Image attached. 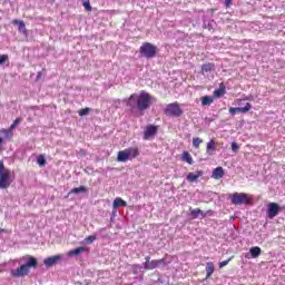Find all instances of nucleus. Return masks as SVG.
Masks as SVG:
<instances>
[{
	"label": "nucleus",
	"mask_w": 285,
	"mask_h": 285,
	"mask_svg": "<svg viewBox=\"0 0 285 285\" xmlns=\"http://www.w3.org/2000/svg\"><path fill=\"white\" fill-rule=\"evenodd\" d=\"M82 6H83L85 10H87V12H92V6H90V0H85L82 2Z\"/></svg>",
	"instance_id": "nucleus-28"
},
{
	"label": "nucleus",
	"mask_w": 285,
	"mask_h": 285,
	"mask_svg": "<svg viewBox=\"0 0 285 285\" xmlns=\"http://www.w3.org/2000/svg\"><path fill=\"white\" fill-rule=\"evenodd\" d=\"M128 160H129L128 151H126V149L118 151L117 161L126 164V161H128Z\"/></svg>",
	"instance_id": "nucleus-19"
},
{
	"label": "nucleus",
	"mask_w": 285,
	"mask_h": 285,
	"mask_svg": "<svg viewBox=\"0 0 285 285\" xmlns=\"http://www.w3.org/2000/svg\"><path fill=\"white\" fill-rule=\"evenodd\" d=\"M3 170H9V169L6 168V165H3V160H0V175L1 173H3Z\"/></svg>",
	"instance_id": "nucleus-38"
},
{
	"label": "nucleus",
	"mask_w": 285,
	"mask_h": 285,
	"mask_svg": "<svg viewBox=\"0 0 285 285\" xmlns=\"http://www.w3.org/2000/svg\"><path fill=\"white\" fill-rule=\"evenodd\" d=\"M81 253H86V247H78L76 249L69 250L68 255L69 257H77L81 255Z\"/></svg>",
	"instance_id": "nucleus-21"
},
{
	"label": "nucleus",
	"mask_w": 285,
	"mask_h": 285,
	"mask_svg": "<svg viewBox=\"0 0 285 285\" xmlns=\"http://www.w3.org/2000/svg\"><path fill=\"white\" fill-rule=\"evenodd\" d=\"M21 121H23L22 118H17L13 124L10 126L11 130H14V128H17L19 126V124H21Z\"/></svg>",
	"instance_id": "nucleus-32"
},
{
	"label": "nucleus",
	"mask_w": 285,
	"mask_h": 285,
	"mask_svg": "<svg viewBox=\"0 0 285 285\" xmlns=\"http://www.w3.org/2000/svg\"><path fill=\"white\" fill-rule=\"evenodd\" d=\"M157 46L150 42H144L139 48V53L141 57H145V59H155V57H157Z\"/></svg>",
	"instance_id": "nucleus-3"
},
{
	"label": "nucleus",
	"mask_w": 285,
	"mask_h": 285,
	"mask_svg": "<svg viewBox=\"0 0 285 285\" xmlns=\"http://www.w3.org/2000/svg\"><path fill=\"white\" fill-rule=\"evenodd\" d=\"M279 210H282V207H279V204L277 203H269L267 205V217L268 219H275L279 215Z\"/></svg>",
	"instance_id": "nucleus-8"
},
{
	"label": "nucleus",
	"mask_w": 285,
	"mask_h": 285,
	"mask_svg": "<svg viewBox=\"0 0 285 285\" xmlns=\"http://www.w3.org/2000/svg\"><path fill=\"white\" fill-rule=\"evenodd\" d=\"M249 253H250L253 259H257V257H259L262 255V248L257 247V246L252 247L249 249Z\"/></svg>",
	"instance_id": "nucleus-22"
},
{
	"label": "nucleus",
	"mask_w": 285,
	"mask_h": 285,
	"mask_svg": "<svg viewBox=\"0 0 285 285\" xmlns=\"http://www.w3.org/2000/svg\"><path fill=\"white\" fill-rule=\"evenodd\" d=\"M213 104V97L205 96L202 98V106H210Z\"/></svg>",
	"instance_id": "nucleus-26"
},
{
	"label": "nucleus",
	"mask_w": 285,
	"mask_h": 285,
	"mask_svg": "<svg viewBox=\"0 0 285 285\" xmlns=\"http://www.w3.org/2000/svg\"><path fill=\"white\" fill-rule=\"evenodd\" d=\"M12 184V171L10 169H4L0 174V189L6 190V188H10Z\"/></svg>",
	"instance_id": "nucleus-7"
},
{
	"label": "nucleus",
	"mask_w": 285,
	"mask_h": 285,
	"mask_svg": "<svg viewBox=\"0 0 285 285\" xmlns=\"http://www.w3.org/2000/svg\"><path fill=\"white\" fill-rule=\"evenodd\" d=\"M233 6V0H225V8Z\"/></svg>",
	"instance_id": "nucleus-39"
},
{
	"label": "nucleus",
	"mask_w": 285,
	"mask_h": 285,
	"mask_svg": "<svg viewBox=\"0 0 285 285\" xmlns=\"http://www.w3.org/2000/svg\"><path fill=\"white\" fill-rule=\"evenodd\" d=\"M1 233H6V229H3V228H0V234H1Z\"/></svg>",
	"instance_id": "nucleus-42"
},
{
	"label": "nucleus",
	"mask_w": 285,
	"mask_h": 285,
	"mask_svg": "<svg viewBox=\"0 0 285 285\" xmlns=\"http://www.w3.org/2000/svg\"><path fill=\"white\" fill-rule=\"evenodd\" d=\"M181 160L186 161V164H189L190 166H193V156L190 155V153L188 151H183L181 154Z\"/></svg>",
	"instance_id": "nucleus-23"
},
{
	"label": "nucleus",
	"mask_w": 285,
	"mask_h": 285,
	"mask_svg": "<svg viewBox=\"0 0 285 285\" xmlns=\"http://www.w3.org/2000/svg\"><path fill=\"white\" fill-rule=\"evenodd\" d=\"M190 215L194 219H197V217H199V215H202L203 218L205 217H213L215 215V212L212 209H208L207 212H204L199 208H195L190 210Z\"/></svg>",
	"instance_id": "nucleus-10"
},
{
	"label": "nucleus",
	"mask_w": 285,
	"mask_h": 285,
	"mask_svg": "<svg viewBox=\"0 0 285 285\" xmlns=\"http://www.w3.org/2000/svg\"><path fill=\"white\" fill-rule=\"evenodd\" d=\"M216 150H217V142H215L214 139H210V141H208L206 146V154L209 156H213L215 155Z\"/></svg>",
	"instance_id": "nucleus-15"
},
{
	"label": "nucleus",
	"mask_w": 285,
	"mask_h": 285,
	"mask_svg": "<svg viewBox=\"0 0 285 285\" xmlns=\"http://www.w3.org/2000/svg\"><path fill=\"white\" fill-rule=\"evenodd\" d=\"M208 72H215V63L206 62L202 65L200 75H207Z\"/></svg>",
	"instance_id": "nucleus-14"
},
{
	"label": "nucleus",
	"mask_w": 285,
	"mask_h": 285,
	"mask_svg": "<svg viewBox=\"0 0 285 285\" xmlns=\"http://www.w3.org/2000/svg\"><path fill=\"white\" fill-rule=\"evenodd\" d=\"M61 259V255H55V256H50L48 258H46L43 261L45 266H47L48 268H50V266H55V264H57L58 262H60Z\"/></svg>",
	"instance_id": "nucleus-13"
},
{
	"label": "nucleus",
	"mask_w": 285,
	"mask_h": 285,
	"mask_svg": "<svg viewBox=\"0 0 285 285\" xmlns=\"http://www.w3.org/2000/svg\"><path fill=\"white\" fill-rule=\"evenodd\" d=\"M125 150H126L127 157L130 161H132V159H137V157H139V148H137V147H129Z\"/></svg>",
	"instance_id": "nucleus-12"
},
{
	"label": "nucleus",
	"mask_w": 285,
	"mask_h": 285,
	"mask_svg": "<svg viewBox=\"0 0 285 285\" xmlns=\"http://www.w3.org/2000/svg\"><path fill=\"white\" fill-rule=\"evenodd\" d=\"M233 259V257L228 258L227 261H223L218 264L219 268H224V266H228V263Z\"/></svg>",
	"instance_id": "nucleus-36"
},
{
	"label": "nucleus",
	"mask_w": 285,
	"mask_h": 285,
	"mask_svg": "<svg viewBox=\"0 0 285 285\" xmlns=\"http://www.w3.org/2000/svg\"><path fill=\"white\" fill-rule=\"evenodd\" d=\"M165 115L166 117H181V115H184V110H181L179 102H171L167 105Z\"/></svg>",
	"instance_id": "nucleus-6"
},
{
	"label": "nucleus",
	"mask_w": 285,
	"mask_h": 285,
	"mask_svg": "<svg viewBox=\"0 0 285 285\" xmlns=\"http://www.w3.org/2000/svg\"><path fill=\"white\" fill-rule=\"evenodd\" d=\"M95 239H97V236L91 235L85 238L86 244H92V242H95Z\"/></svg>",
	"instance_id": "nucleus-34"
},
{
	"label": "nucleus",
	"mask_w": 285,
	"mask_h": 285,
	"mask_svg": "<svg viewBox=\"0 0 285 285\" xmlns=\"http://www.w3.org/2000/svg\"><path fill=\"white\" fill-rule=\"evenodd\" d=\"M3 146V138L0 137V148Z\"/></svg>",
	"instance_id": "nucleus-41"
},
{
	"label": "nucleus",
	"mask_w": 285,
	"mask_h": 285,
	"mask_svg": "<svg viewBox=\"0 0 285 285\" xmlns=\"http://www.w3.org/2000/svg\"><path fill=\"white\" fill-rule=\"evenodd\" d=\"M232 150H233L234 153H237V150H239V145H237V142H233V144H232Z\"/></svg>",
	"instance_id": "nucleus-37"
},
{
	"label": "nucleus",
	"mask_w": 285,
	"mask_h": 285,
	"mask_svg": "<svg viewBox=\"0 0 285 285\" xmlns=\"http://www.w3.org/2000/svg\"><path fill=\"white\" fill-rule=\"evenodd\" d=\"M1 132H2V135H6V137H9V138H12V136L14 135V134L12 132V129H11V128H9V129H2Z\"/></svg>",
	"instance_id": "nucleus-31"
},
{
	"label": "nucleus",
	"mask_w": 285,
	"mask_h": 285,
	"mask_svg": "<svg viewBox=\"0 0 285 285\" xmlns=\"http://www.w3.org/2000/svg\"><path fill=\"white\" fill-rule=\"evenodd\" d=\"M202 144H204V140L199 137L193 138V146L194 148H199V146H202Z\"/></svg>",
	"instance_id": "nucleus-27"
},
{
	"label": "nucleus",
	"mask_w": 285,
	"mask_h": 285,
	"mask_svg": "<svg viewBox=\"0 0 285 285\" xmlns=\"http://www.w3.org/2000/svg\"><path fill=\"white\" fill-rule=\"evenodd\" d=\"M203 175H204V171H202V170H198V171H195V173H189L187 175V181H190V183L197 181V179L199 177H202Z\"/></svg>",
	"instance_id": "nucleus-16"
},
{
	"label": "nucleus",
	"mask_w": 285,
	"mask_h": 285,
	"mask_svg": "<svg viewBox=\"0 0 285 285\" xmlns=\"http://www.w3.org/2000/svg\"><path fill=\"white\" fill-rule=\"evenodd\" d=\"M159 131V126L157 125H148L144 131L142 139L147 141V139H150V137H155L157 132Z\"/></svg>",
	"instance_id": "nucleus-9"
},
{
	"label": "nucleus",
	"mask_w": 285,
	"mask_h": 285,
	"mask_svg": "<svg viewBox=\"0 0 285 285\" xmlns=\"http://www.w3.org/2000/svg\"><path fill=\"white\" fill-rule=\"evenodd\" d=\"M41 77H43V73H42L41 71H39V72L37 73V79H41Z\"/></svg>",
	"instance_id": "nucleus-40"
},
{
	"label": "nucleus",
	"mask_w": 285,
	"mask_h": 285,
	"mask_svg": "<svg viewBox=\"0 0 285 285\" xmlns=\"http://www.w3.org/2000/svg\"><path fill=\"white\" fill-rule=\"evenodd\" d=\"M225 173H224V168L223 167H216L213 170L212 177L213 179H222V177H224Z\"/></svg>",
	"instance_id": "nucleus-17"
},
{
	"label": "nucleus",
	"mask_w": 285,
	"mask_h": 285,
	"mask_svg": "<svg viewBox=\"0 0 285 285\" xmlns=\"http://www.w3.org/2000/svg\"><path fill=\"white\" fill-rule=\"evenodd\" d=\"M13 24H18L20 31L26 30V22L23 20H13Z\"/></svg>",
	"instance_id": "nucleus-29"
},
{
	"label": "nucleus",
	"mask_w": 285,
	"mask_h": 285,
	"mask_svg": "<svg viewBox=\"0 0 285 285\" xmlns=\"http://www.w3.org/2000/svg\"><path fill=\"white\" fill-rule=\"evenodd\" d=\"M206 279H208L209 277L213 276V274L215 273V264L213 262H208L206 264Z\"/></svg>",
	"instance_id": "nucleus-20"
},
{
	"label": "nucleus",
	"mask_w": 285,
	"mask_h": 285,
	"mask_svg": "<svg viewBox=\"0 0 285 285\" xmlns=\"http://www.w3.org/2000/svg\"><path fill=\"white\" fill-rule=\"evenodd\" d=\"M150 101H153V96L146 91H140L139 95L132 94L128 99L129 108H137L140 111L148 110L150 108Z\"/></svg>",
	"instance_id": "nucleus-1"
},
{
	"label": "nucleus",
	"mask_w": 285,
	"mask_h": 285,
	"mask_svg": "<svg viewBox=\"0 0 285 285\" xmlns=\"http://www.w3.org/2000/svg\"><path fill=\"white\" fill-rule=\"evenodd\" d=\"M37 163L39 166H46V157L43 155H39L37 158Z\"/></svg>",
	"instance_id": "nucleus-30"
},
{
	"label": "nucleus",
	"mask_w": 285,
	"mask_h": 285,
	"mask_svg": "<svg viewBox=\"0 0 285 285\" xmlns=\"http://www.w3.org/2000/svg\"><path fill=\"white\" fill-rule=\"evenodd\" d=\"M253 108V105L250 102H247L245 107H232L229 108V115L234 117V115H237V112L246 114Z\"/></svg>",
	"instance_id": "nucleus-11"
},
{
	"label": "nucleus",
	"mask_w": 285,
	"mask_h": 285,
	"mask_svg": "<svg viewBox=\"0 0 285 285\" xmlns=\"http://www.w3.org/2000/svg\"><path fill=\"white\" fill-rule=\"evenodd\" d=\"M112 206L114 208H126V206H128V203H126V200H124L121 197H117L115 198Z\"/></svg>",
	"instance_id": "nucleus-18"
},
{
	"label": "nucleus",
	"mask_w": 285,
	"mask_h": 285,
	"mask_svg": "<svg viewBox=\"0 0 285 285\" xmlns=\"http://www.w3.org/2000/svg\"><path fill=\"white\" fill-rule=\"evenodd\" d=\"M145 259H146V262L144 263L145 271H155V268H159L161 264L164 266H168V264H170L171 262V261L166 262V258L150 261V256H146Z\"/></svg>",
	"instance_id": "nucleus-5"
},
{
	"label": "nucleus",
	"mask_w": 285,
	"mask_h": 285,
	"mask_svg": "<svg viewBox=\"0 0 285 285\" xmlns=\"http://www.w3.org/2000/svg\"><path fill=\"white\" fill-rule=\"evenodd\" d=\"M8 59H10L8 55H2V56L0 55V66H3V63H6Z\"/></svg>",
	"instance_id": "nucleus-35"
},
{
	"label": "nucleus",
	"mask_w": 285,
	"mask_h": 285,
	"mask_svg": "<svg viewBox=\"0 0 285 285\" xmlns=\"http://www.w3.org/2000/svg\"><path fill=\"white\" fill-rule=\"evenodd\" d=\"M226 95V86L220 85L219 89L214 91V97H224Z\"/></svg>",
	"instance_id": "nucleus-24"
},
{
	"label": "nucleus",
	"mask_w": 285,
	"mask_h": 285,
	"mask_svg": "<svg viewBox=\"0 0 285 285\" xmlns=\"http://www.w3.org/2000/svg\"><path fill=\"white\" fill-rule=\"evenodd\" d=\"M90 112V108H83L78 111L79 117H86Z\"/></svg>",
	"instance_id": "nucleus-33"
},
{
	"label": "nucleus",
	"mask_w": 285,
	"mask_h": 285,
	"mask_svg": "<svg viewBox=\"0 0 285 285\" xmlns=\"http://www.w3.org/2000/svg\"><path fill=\"white\" fill-rule=\"evenodd\" d=\"M70 193L72 195H79V193H88V189L86 188V186H80V187L72 188Z\"/></svg>",
	"instance_id": "nucleus-25"
},
{
	"label": "nucleus",
	"mask_w": 285,
	"mask_h": 285,
	"mask_svg": "<svg viewBox=\"0 0 285 285\" xmlns=\"http://www.w3.org/2000/svg\"><path fill=\"white\" fill-rule=\"evenodd\" d=\"M28 262L17 269H11L12 277H26V275H30V268H37L39 266V262L33 256H27Z\"/></svg>",
	"instance_id": "nucleus-2"
},
{
	"label": "nucleus",
	"mask_w": 285,
	"mask_h": 285,
	"mask_svg": "<svg viewBox=\"0 0 285 285\" xmlns=\"http://www.w3.org/2000/svg\"><path fill=\"white\" fill-rule=\"evenodd\" d=\"M230 202L234 206H247L248 204H253V198L246 193H234L230 195Z\"/></svg>",
	"instance_id": "nucleus-4"
}]
</instances>
